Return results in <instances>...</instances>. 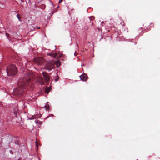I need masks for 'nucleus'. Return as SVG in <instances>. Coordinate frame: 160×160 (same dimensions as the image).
I'll return each instance as SVG.
<instances>
[{
	"label": "nucleus",
	"instance_id": "obj_1",
	"mask_svg": "<svg viewBox=\"0 0 160 160\" xmlns=\"http://www.w3.org/2000/svg\"><path fill=\"white\" fill-rule=\"evenodd\" d=\"M31 78L30 75L27 73L25 78L23 79V80L21 82H18V85L21 88H26L28 85L29 82L30 81Z\"/></svg>",
	"mask_w": 160,
	"mask_h": 160
},
{
	"label": "nucleus",
	"instance_id": "obj_2",
	"mask_svg": "<svg viewBox=\"0 0 160 160\" xmlns=\"http://www.w3.org/2000/svg\"><path fill=\"white\" fill-rule=\"evenodd\" d=\"M6 72L8 76H14L17 72V68L14 65H11L7 67Z\"/></svg>",
	"mask_w": 160,
	"mask_h": 160
},
{
	"label": "nucleus",
	"instance_id": "obj_3",
	"mask_svg": "<svg viewBox=\"0 0 160 160\" xmlns=\"http://www.w3.org/2000/svg\"><path fill=\"white\" fill-rule=\"evenodd\" d=\"M54 67V65L52 63L50 62H47L45 66L46 69L48 70L49 71H51L52 69Z\"/></svg>",
	"mask_w": 160,
	"mask_h": 160
},
{
	"label": "nucleus",
	"instance_id": "obj_4",
	"mask_svg": "<svg viewBox=\"0 0 160 160\" xmlns=\"http://www.w3.org/2000/svg\"><path fill=\"white\" fill-rule=\"evenodd\" d=\"M79 77L81 80L83 81H86L88 78V77L87 75L84 73H83Z\"/></svg>",
	"mask_w": 160,
	"mask_h": 160
},
{
	"label": "nucleus",
	"instance_id": "obj_5",
	"mask_svg": "<svg viewBox=\"0 0 160 160\" xmlns=\"http://www.w3.org/2000/svg\"><path fill=\"white\" fill-rule=\"evenodd\" d=\"M42 75L45 78V81L48 82H49L50 78L48 73L45 72H42Z\"/></svg>",
	"mask_w": 160,
	"mask_h": 160
},
{
	"label": "nucleus",
	"instance_id": "obj_6",
	"mask_svg": "<svg viewBox=\"0 0 160 160\" xmlns=\"http://www.w3.org/2000/svg\"><path fill=\"white\" fill-rule=\"evenodd\" d=\"M149 27V26H148L146 23H145L143 25L142 27L141 28L143 30L148 31L150 30V27Z\"/></svg>",
	"mask_w": 160,
	"mask_h": 160
},
{
	"label": "nucleus",
	"instance_id": "obj_7",
	"mask_svg": "<svg viewBox=\"0 0 160 160\" xmlns=\"http://www.w3.org/2000/svg\"><path fill=\"white\" fill-rule=\"evenodd\" d=\"M13 113L15 117H17L18 114V109L17 107L14 108L13 109Z\"/></svg>",
	"mask_w": 160,
	"mask_h": 160
},
{
	"label": "nucleus",
	"instance_id": "obj_8",
	"mask_svg": "<svg viewBox=\"0 0 160 160\" xmlns=\"http://www.w3.org/2000/svg\"><path fill=\"white\" fill-rule=\"evenodd\" d=\"M47 54L48 55L52 57L53 58H55L57 55V53H47Z\"/></svg>",
	"mask_w": 160,
	"mask_h": 160
},
{
	"label": "nucleus",
	"instance_id": "obj_9",
	"mask_svg": "<svg viewBox=\"0 0 160 160\" xmlns=\"http://www.w3.org/2000/svg\"><path fill=\"white\" fill-rule=\"evenodd\" d=\"M55 64L57 67H59L61 64V62L59 61H56L55 62Z\"/></svg>",
	"mask_w": 160,
	"mask_h": 160
},
{
	"label": "nucleus",
	"instance_id": "obj_10",
	"mask_svg": "<svg viewBox=\"0 0 160 160\" xmlns=\"http://www.w3.org/2000/svg\"><path fill=\"white\" fill-rule=\"evenodd\" d=\"M154 25V23L152 22L149 25V27H150V28H151L152 27H153Z\"/></svg>",
	"mask_w": 160,
	"mask_h": 160
},
{
	"label": "nucleus",
	"instance_id": "obj_11",
	"mask_svg": "<svg viewBox=\"0 0 160 160\" xmlns=\"http://www.w3.org/2000/svg\"><path fill=\"white\" fill-rule=\"evenodd\" d=\"M59 78V77L57 75V76L56 77V78L55 79V81L56 82L57 81H58Z\"/></svg>",
	"mask_w": 160,
	"mask_h": 160
},
{
	"label": "nucleus",
	"instance_id": "obj_12",
	"mask_svg": "<svg viewBox=\"0 0 160 160\" xmlns=\"http://www.w3.org/2000/svg\"><path fill=\"white\" fill-rule=\"evenodd\" d=\"M49 92V90L48 89L46 88L45 90V92L47 93H48Z\"/></svg>",
	"mask_w": 160,
	"mask_h": 160
},
{
	"label": "nucleus",
	"instance_id": "obj_13",
	"mask_svg": "<svg viewBox=\"0 0 160 160\" xmlns=\"http://www.w3.org/2000/svg\"><path fill=\"white\" fill-rule=\"evenodd\" d=\"M35 122L36 123H38L41 122L40 121H39L38 120H35Z\"/></svg>",
	"mask_w": 160,
	"mask_h": 160
},
{
	"label": "nucleus",
	"instance_id": "obj_14",
	"mask_svg": "<svg viewBox=\"0 0 160 160\" xmlns=\"http://www.w3.org/2000/svg\"><path fill=\"white\" fill-rule=\"evenodd\" d=\"M17 18H18L19 21H20V17L19 16V15L18 14H17Z\"/></svg>",
	"mask_w": 160,
	"mask_h": 160
},
{
	"label": "nucleus",
	"instance_id": "obj_15",
	"mask_svg": "<svg viewBox=\"0 0 160 160\" xmlns=\"http://www.w3.org/2000/svg\"><path fill=\"white\" fill-rule=\"evenodd\" d=\"M6 36L7 37H8V38H9V35L8 34L6 33Z\"/></svg>",
	"mask_w": 160,
	"mask_h": 160
},
{
	"label": "nucleus",
	"instance_id": "obj_16",
	"mask_svg": "<svg viewBox=\"0 0 160 160\" xmlns=\"http://www.w3.org/2000/svg\"><path fill=\"white\" fill-rule=\"evenodd\" d=\"M62 1V0H59V3H61Z\"/></svg>",
	"mask_w": 160,
	"mask_h": 160
},
{
	"label": "nucleus",
	"instance_id": "obj_17",
	"mask_svg": "<svg viewBox=\"0 0 160 160\" xmlns=\"http://www.w3.org/2000/svg\"><path fill=\"white\" fill-rule=\"evenodd\" d=\"M21 92H20V91H18V94H21Z\"/></svg>",
	"mask_w": 160,
	"mask_h": 160
},
{
	"label": "nucleus",
	"instance_id": "obj_18",
	"mask_svg": "<svg viewBox=\"0 0 160 160\" xmlns=\"http://www.w3.org/2000/svg\"><path fill=\"white\" fill-rule=\"evenodd\" d=\"M10 152L11 153H12V151L11 150L10 151Z\"/></svg>",
	"mask_w": 160,
	"mask_h": 160
},
{
	"label": "nucleus",
	"instance_id": "obj_19",
	"mask_svg": "<svg viewBox=\"0 0 160 160\" xmlns=\"http://www.w3.org/2000/svg\"><path fill=\"white\" fill-rule=\"evenodd\" d=\"M42 63V62H39V64H41V63Z\"/></svg>",
	"mask_w": 160,
	"mask_h": 160
},
{
	"label": "nucleus",
	"instance_id": "obj_20",
	"mask_svg": "<svg viewBox=\"0 0 160 160\" xmlns=\"http://www.w3.org/2000/svg\"><path fill=\"white\" fill-rule=\"evenodd\" d=\"M33 116H32V119H34V118H33Z\"/></svg>",
	"mask_w": 160,
	"mask_h": 160
},
{
	"label": "nucleus",
	"instance_id": "obj_21",
	"mask_svg": "<svg viewBox=\"0 0 160 160\" xmlns=\"http://www.w3.org/2000/svg\"><path fill=\"white\" fill-rule=\"evenodd\" d=\"M85 50H88V49H85Z\"/></svg>",
	"mask_w": 160,
	"mask_h": 160
},
{
	"label": "nucleus",
	"instance_id": "obj_22",
	"mask_svg": "<svg viewBox=\"0 0 160 160\" xmlns=\"http://www.w3.org/2000/svg\"><path fill=\"white\" fill-rule=\"evenodd\" d=\"M89 19L91 21V19H90V18H89Z\"/></svg>",
	"mask_w": 160,
	"mask_h": 160
},
{
	"label": "nucleus",
	"instance_id": "obj_23",
	"mask_svg": "<svg viewBox=\"0 0 160 160\" xmlns=\"http://www.w3.org/2000/svg\"><path fill=\"white\" fill-rule=\"evenodd\" d=\"M38 29H40V28H38Z\"/></svg>",
	"mask_w": 160,
	"mask_h": 160
}]
</instances>
